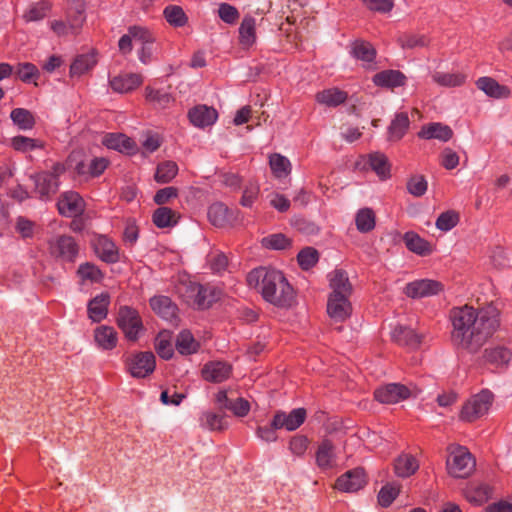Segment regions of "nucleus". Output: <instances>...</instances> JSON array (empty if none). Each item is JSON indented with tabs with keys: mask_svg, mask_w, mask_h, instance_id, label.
Instances as JSON below:
<instances>
[{
	"mask_svg": "<svg viewBox=\"0 0 512 512\" xmlns=\"http://www.w3.org/2000/svg\"><path fill=\"white\" fill-rule=\"evenodd\" d=\"M375 398L384 404H395L409 398L412 394L410 388L399 383H390L375 391Z\"/></svg>",
	"mask_w": 512,
	"mask_h": 512,
	"instance_id": "nucleus-12",
	"label": "nucleus"
},
{
	"mask_svg": "<svg viewBox=\"0 0 512 512\" xmlns=\"http://www.w3.org/2000/svg\"><path fill=\"white\" fill-rule=\"evenodd\" d=\"M346 93L338 89H328L317 93L316 99L319 103L328 106H337L346 100Z\"/></svg>",
	"mask_w": 512,
	"mask_h": 512,
	"instance_id": "nucleus-43",
	"label": "nucleus"
},
{
	"mask_svg": "<svg viewBox=\"0 0 512 512\" xmlns=\"http://www.w3.org/2000/svg\"><path fill=\"white\" fill-rule=\"evenodd\" d=\"M94 338L99 347L105 350L113 349L117 344V332L110 326L96 328Z\"/></svg>",
	"mask_w": 512,
	"mask_h": 512,
	"instance_id": "nucleus-31",
	"label": "nucleus"
},
{
	"mask_svg": "<svg viewBox=\"0 0 512 512\" xmlns=\"http://www.w3.org/2000/svg\"><path fill=\"white\" fill-rule=\"evenodd\" d=\"M404 240L407 248L412 252L420 255H425L430 252L428 242H426L415 233H406Z\"/></svg>",
	"mask_w": 512,
	"mask_h": 512,
	"instance_id": "nucleus-46",
	"label": "nucleus"
},
{
	"mask_svg": "<svg viewBox=\"0 0 512 512\" xmlns=\"http://www.w3.org/2000/svg\"><path fill=\"white\" fill-rule=\"evenodd\" d=\"M399 494V487L394 484H386L378 494V502L382 507H388Z\"/></svg>",
	"mask_w": 512,
	"mask_h": 512,
	"instance_id": "nucleus-58",
	"label": "nucleus"
},
{
	"mask_svg": "<svg viewBox=\"0 0 512 512\" xmlns=\"http://www.w3.org/2000/svg\"><path fill=\"white\" fill-rule=\"evenodd\" d=\"M178 172V166L173 161H165L160 163L154 175V179L156 182L165 184L170 182Z\"/></svg>",
	"mask_w": 512,
	"mask_h": 512,
	"instance_id": "nucleus-42",
	"label": "nucleus"
},
{
	"mask_svg": "<svg viewBox=\"0 0 512 512\" xmlns=\"http://www.w3.org/2000/svg\"><path fill=\"white\" fill-rule=\"evenodd\" d=\"M218 16L223 22L233 25L239 18V12L236 7L228 3H221L218 8Z\"/></svg>",
	"mask_w": 512,
	"mask_h": 512,
	"instance_id": "nucleus-59",
	"label": "nucleus"
},
{
	"mask_svg": "<svg viewBox=\"0 0 512 512\" xmlns=\"http://www.w3.org/2000/svg\"><path fill=\"white\" fill-rule=\"evenodd\" d=\"M403 48H417L425 47L428 44V40L424 35L417 34H406L399 39Z\"/></svg>",
	"mask_w": 512,
	"mask_h": 512,
	"instance_id": "nucleus-63",
	"label": "nucleus"
},
{
	"mask_svg": "<svg viewBox=\"0 0 512 512\" xmlns=\"http://www.w3.org/2000/svg\"><path fill=\"white\" fill-rule=\"evenodd\" d=\"M117 324L130 341H136L139 338V334L144 329L139 313L128 306L120 307L117 316Z\"/></svg>",
	"mask_w": 512,
	"mask_h": 512,
	"instance_id": "nucleus-6",
	"label": "nucleus"
},
{
	"mask_svg": "<svg viewBox=\"0 0 512 512\" xmlns=\"http://www.w3.org/2000/svg\"><path fill=\"white\" fill-rule=\"evenodd\" d=\"M77 272L82 280H89L91 282H99L103 277L101 270L89 262L81 264Z\"/></svg>",
	"mask_w": 512,
	"mask_h": 512,
	"instance_id": "nucleus-56",
	"label": "nucleus"
},
{
	"mask_svg": "<svg viewBox=\"0 0 512 512\" xmlns=\"http://www.w3.org/2000/svg\"><path fill=\"white\" fill-rule=\"evenodd\" d=\"M207 262L213 272L221 273L228 265V258L220 251H212L207 256Z\"/></svg>",
	"mask_w": 512,
	"mask_h": 512,
	"instance_id": "nucleus-57",
	"label": "nucleus"
},
{
	"mask_svg": "<svg viewBox=\"0 0 512 512\" xmlns=\"http://www.w3.org/2000/svg\"><path fill=\"white\" fill-rule=\"evenodd\" d=\"M57 207L61 215L76 217L84 212L85 202L77 192L66 191L60 195Z\"/></svg>",
	"mask_w": 512,
	"mask_h": 512,
	"instance_id": "nucleus-10",
	"label": "nucleus"
},
{
	"mask_svg": "<svg viewBox=\"0 0 512 512\" xmlns=\"http://www.w3.org/2000/svg\"><path fill=\"white\" fill-rule=\"evenodd\" d=\"M247 283L251 288L261 286L263 298L280 308H289L295 302L293 287L283 273L275 269L257 268L247 275Z\"/></svg>",
	"mask_w": 512,
	"mask_h": 512,
	"instance_id": "nucleus-2",
	"label": "nucleus"
},
{
	"mask_svg": "<svg viewBox=\"0 0 512 512\" xmlns=\"http://www.w3.org/2000/svg\"><path fill=\"white\" fill-rule=\"evenodd\" d=\"M201 425L210 430H223L227 423L225 417L213 412H205L201 416Z\"/></svg>",
	"mask_w": 512,
	"mask_h": 512,
	"instance_id": "nucleus-51",
	"label": "nucleus"
},
{
	"mask_svg": "<svg viewBox=\"0 0 512 512\" xmlns=\"http://www.w3.org/2000/svg\"><path fill=\"white\" fill-rule=\"evenodd\" d=\"M102 143L109 149H114L121 152H128L133 149V141L124 134L120 133H109L104 135Z\"/></svg>",
	"mask_w": 512,
	"mask_h": 512,
	"instance_id": "nucleus-33",
	"label": "nucleus"
},
{
	"mask_svg": "<svg viewBox=\"0 0 512 512\" xmlns=\"http://www.w3.org/2000/svg\"><path fill=\"white\" fill-rule=\"evenodd\" d=\"M410 125L407 113L396 114L388 128V140L399 141L406 133Z\"/></svg>",
	"mask_w": 512,
	"mask_h": 512,
	"instance_id": "nucleus-30",
	"label": "nucleus"
},
{
	"mask_svg": "<svg viewBox=\"0 0 512 512\" xmlns=\"http://www.w3.org/2000/svg\"><path fill=\"white\" fill-rule=\"evenodd\" d=\"M108 160L104 157H95L89 161H79L75 167V173L84 179L100 176L108 167Z\"/></svg>",
	"mask_w": 512,
	"mask_h": 512,
	"instance_id": "nucleus-17",
	"label": "nucleus"
},
{
	"mask_svg": "<svg viewBox=\"0 0 512 512\" xmlns=\"http://www.w3.org/2000/svg\"><path fill=\"white\" fill-rule=\"evenodd\" d=\"M143 78L137 73H123L110 79V86L117 93H128L142 84Z\"/></svg>",
	"mask_w": 512,
	"mask_h": 512,
	"instance_id": "nucleus-20",
	"label": "nucleus"
},
{
	"mask_svg": "<svg viewBox=\"0 0 512 512\" xmlns=\"http://www.w3.org/2000/svg\"><path fill=\"white\" fill-rule=\"evenodd\" d=\"M231 374V366L226 362L212 361L202 369V376L205 380L219 383L226 380Z\"/></svg>",
	"mask_w": 512,
	"mask_h": 512,
	"instance_id": "nucleus-21",
	"label": "nucleus"
},
{
	"mask_svg": "<svg viewBox=\"0 0 512 512\" xmlns=\"http://www.w3.org/2000/svg\"><path fill=\"white\" fill-rule=\"evenodd\" d=\"M155 369V356L151 352L135 355L129 363V371L133 377L143 378Z\"/></svg>",
	"mask_w": 512,
	"mask_h": 512,
	"instance_id": "nucleus-16",
	"label": "nucleus"
},
{
	"mask_svg": "<svg viewBox=\"0 0 512 512\" xmlns=\"http://www.w3.org/2000/svg\"><path fill=\"white\" fill-rule=\"evenodd\" d=\"M447 459L448 473L455 478L468 477L475 468V460L471 453L462 446L451 445Z\"/></svg>",
	"mask_w": 512,
	"mask_h": 512,
	"instance_id": "nucleus-5",
	"label": "nucleus"
},
{
	"mask_svg": "<svg viewBox=\"0 0 512 512\" xmlns=\"http://www.w3.org/2000/svg\"><path fill=\"white\" fill-rule=\"evenodd\" d=\"M444 289L441 282L432 279H419L406 284L404 293L406 296L418 299L439 294Z\"/></svg>",
	"mask_w": 512,
	"mask_h": 512,
	"instance_id": "nucleus-9",
	"label": "nucleus"
},
{
	"mask_svg": "<svg viewBox=\"0 0 512 512\" xmlns=\"http://www.w3.org/2000/svg\"><path fill=\"white\" fill-rule=\"evenodd\" d=\"M269 165L272 173L277 178L286 177L291 172V163L289 159L278 153L270 155Z\"/></svg>",
	"mask_w": 512,
	"mask_h": 512,
	"instance_id": "nucleus-37",
	"label": "nucleus"
},
{
	"mask_svg": "<svg viewBox=\"0 0 512 512\" xmlns=\"http://www.w3.org/2000/svg\"><path fill=\"white\" fill-rule=\"evenodd\" d=\"M367 483L363 468H355L341 475L335 483V488L341 492L353 493L362 489Z\"/></svg>",
	"mask_w": 512,
	"mask_h": 512,
	"instance_id": "nucleus-11",
	"label": "nucleus"
},
{
	"mask_svg": "<svg viewBox=\"0 0 512 512\" xmlns=\"http://www.w3.org/2000/svg\"><path fill=\"white\" fill-rule=\"evenodd\" d=\"M48 10L49 5L46 2L34 3L27 8L23 14V18L27 22L39 21L46 16Z\"/></svg>",
	"mask_w": 512,
	"mask_h": 512,
	"instance_id": "nucleus-54",
	"label": "nucleus"
},
{
	"mask_svg": "<svg viewBox=\"0 0 512 512\" xmlns=\"http://www.w3.org/2000/svg\"><path fill=\"white\" fill-rule=\"evenodd\" d=\"M176 349L182 355H189L197 352L199 343L194 339L188 330L181 331L176 339Z\"/></svg>",
	"mask_w": 512,
	"mask_h": 512,
	"instance_id": "nucleus-35",
	"label": "nucleus"
},
{
	"mask_svg": "<svg viewBox=\"0 0 512 512\" xmlns=\"http://www.w3.org/2000/svg\"><path fill=\"white\" fill-rule=\"evenodd\" d=\"M189 298L199 309L209 308L214 302L220 299L221 290L211 285H200L192 283L188 286Z\"/></svg>",
	"mask_w": 512,
	"mask_h": 512,
	"instance_id": "nucleus-8",
	"label": "nucleus"
},
{
	"mask_svg": "<svg viewBox=\"0 0 512 512\" xmlns=\"http://www.w3.org/2000/svg\"><path fill=\"white\" fill-rule=\"evenodd\" d=\"M12 122L23 131L31 130L36 123L34 114L25 108H15L10 113Z\"/></svg>",
	"mask_w": 512,
	"mask_h": 512,
	"instance_id": "nucleus-34",
	"label": "nucleus"
},
{
	"mask_svg": "<svg viewBox=\"0 0 512 512\" xmlns=\"http://www.w3.org/2000/svg\"><path fill=\"white\" fill-rule=\"evenodd\" d=\"M486 360L495 365L496 367H504L508 365L512 359V353L509 349L504 347H495L485 350Z\"/></svg>",
	"mask_w": 512,
	"mask_h": 512,
	"instance_id": "nucleus-36",
	"label": "nucleus"
},
{
	"mask_svg": "<svg viewBox=\"0 0 512 512\" xmlns=\"http://www.w3.org/2000/svg\"><path fill=\"white\" fill-rule=\"evenodd\" d=\"M407 189L410 194L420 197L427 190V181L423 176H413L407 183Z\"/></svg>",
	"mask_w": 512,
	"mask_h": 512,
	"instance_id": "nucleus-62",
	"label": "nucleus"
},
{
	"mask_svg": "<svg viewBox=\"0 0 512 512\" xmlns=\"http://www.w3.org/2000/svg\"><path fill=\"white\" fill-rule=\"evenodd\" d=\"M405 75L398 70H384L378 72L373 77V82L377 86L395 88L405 84Z\"/></svg>",
	"mask_w": 512,
	"mask_h": 512,
	"instance_id": "nucleus-26",
	"label": "nucleus"
},
{
	"mask_svg": "<svg viewBox=\"0 0 512 512\" xmlns=\"http://www.w3.org/2000/svg\"><path fill=\"white\" fill-rule=\"evenodd\" d=\"M306 419V410L304 408H296L291 412L277 411L274 415V425L280 429L294 431L299 428Z\"/></svg>",
	"mask_w": 512,
	"mask_h": 512,
	"instance_id": "nucleus-15",
	"label": "nucleus"
},
{
	"mask_svg": "<svg viewBox=\"0 0 512 512\" xmlns=\"http://www.w3.org/2000/svg\"><path fill=\"white\" fill-rule=\"evenodd\" d=\"M256 42V20L250 15L244 16L239 27V43L244 48L251 47Z\"/></svg>",
	"mask_w": 512,
	"mask_h": 512,
	"instance_id": "nucleus-28",
	"label": "nucleus"
},
{
	"mask_svg": "<svg viewBox=\"0 0 512 512\" xmlns=\"http://www.w3.org/2000/svg\"><path fill=\"white\" fill-rule=\"evenodd\" d=\"M315 462L321 471L334 469L338 465L336 447L332 441L325 439L319 443L315 453Z\"/></svg>",
	"mask_w": 512,
	"mask_h": 512,
	"instance_id": "nucleus-13",
	"label": "nucleus"
},
{
	"mask_svg": "<svg viewBox=\"0 0 512 512\" xmlns=\"http://www.w3.org/2000/svg\"><path fill=\"white\" fill-rule=\"evenodd\" d=\"M84 11L85 4L82 0H78L75 7L69 9L67 19L71 30L75 31L81 27L85 20Z\"/></svg>",
	"mask_w": 512,
	"mask_h": 512,
	"instance_id": "nucleus-47",
	"label": "nucleus"
},
{
	"mask_svg": "<svg viewBox=\"0 0 512 512\" xmlns=\"http://www.w3.org/2000/svg\"><path fill=\"white\" fill-rule=\"evenodd\" d=\"M392 339L399 345L408 346L411 348L418 347L423 335L415 332L413 329L405 326H397L392 331Z\"/></svg>",
	"mask_w": 512,
	"mask_h": 512,
	"instance_id": "nucleus-23",
	"label": "nucleus"
},
{
	"mask_svg": "<svg viewBox=\"0 0 512 512\" xmlns=\"http://www.w3.org/2000/svg\"><path fill=\"white\" fill-rule=\"evenodd\" d=\"M150 306L155 313L165 320H173L176 317L177 306L167 296H156L151 298Z\"/></svg>",
	"mask_w": 512,
	"mask_h": 512,
	"instance_id": "nucleus-24",
	"label": "nucleus"
},
{
	"mask_svg": "<svg viewBox=\"0 0 512 512\" xmlns=\"http://www.w3.org/2000/svg\"><path fill=\"white\" fill-rule=\"evenodd\" d=\"M331 293L327 302V313L336 322L345 321L352 312L350 296L352 285L343 270H335L329 274Z\"/></svg>",
	"mask_w": 512,
	"mask_h": 512,
	"instance_id": "nucleus-3",
	"label": "nucleus"
},
{
	"mask_svg": "<svg viewBox=\"0 0 512 512\" xmlns=\"http://www.w3.org/2000/svg\"><path fill=\"white\" fill-rule=\"evenodd\" d=\"M419 468L418 461L409 454L399 456L394 464L395 473L399 477H409Z\"/></svg>",
	"mask_w": 512,
	"mask_h": 512,
	"instance_id": "nucleus-32",
	"label": "nucleus"
},
{
	"mask_svg": "<svg viewBox=\"0 0 512 512\" xmlns=\"http://www.w3.org/2000/svg\"><path fill=\"white\" fill-rule=\"evenodd\" d=\"M318 258V251L312 247L302 249L297 256L298 263L304 270H308L313 267L317 263Z\"/></svg>",
	"mask_w": 512,
	"mask_h": 512,
	"instance_id": "nucleus-53",
	"label": "nucleus"
},
{
	"mask_svg": "<svg viewBox=\"0 0 512 512\" xmlns=\"http://www.w3.org/2000/svg\"><path fill=\"white\" fill-rule=\"evenodd\" d=\"M262 245L269 249L284 250L291 245V241L284 234H272L262 239Z\"/></svg>",
	"mask_w": 512,
	"mask_h": 512,
	"instance_id": "nucleus-52",
	"label": "nucleus"
},
{
	"mask_svg": "<svg viewBox=\"0 0 512 512\" xmlns=\"http://www.w3.org/2000/svg\"><path fill=\"white\" fill-rule=\"evenodd\" d=\"M309 440L304 435H295L289 442V450L296 456H303L308 448Z\"/></svg>",
	"mask_w": 512,
	"mask_h": 512,
	"instance_id": "nucleus-64",
	"label": "nucleus"
},
{
	"mask_svg": "<svg viewBox=\"0 0 512 512\" xmlns=\"http://www.w3.org/2000/svg\"><path fill=\"white\" fill-rule=\"evenodd\" d=\"M50 251L52 255L72 262L77 256L78 245L73 237L62 235L50 241Z\"/></svg>",
	"mask_w": 512,
	"mask_h": 512,
	"instance_id": "nucleus-14",
	"label": "nucleus"
},
{
	"mask_svg": "<svg viewBox=\"0 0 512 512\" xmlns=\"http://www.w3.org/2000/svg\"><path fill=\"white\" fill-rule=\"evenodd\" d=\"M459 222V215L453 210L443 212L436 220V227L441 231H449Z\"/></svg>",
	"mask_w": 512,
	"mask_h": 512,
	"instance_id": "nucleus-55",
	"label": "nucleus"
},
{
	"mask_svg": "<svg viewBox=\"0 0 512 512\" xmlns=\"http://www.w3.org/2000/svg\"><path fill=\"white\" fill-rule=\"evenodd\" d=\"M188 117L195 127L205 128L216 122L218 113L213 107L197 105L189 110Z\"/></svg>",
	"mask_w": 512,
	"mask_h": 512,
	"instance_id": "nucleus-18",
	"label": "nucleus"
},
{
	"mask_svg": "<svg viewBox=\"0 0 512 512\" xmlns=\"http://www.w3.org/2000/svg\"><path fill=\"white\" fill-rule=\"evenodd\" d=\"M129 32L133 37V42L141 47L151 41H155L153 35L143 27L131 26Z\"/></svg>",
	"mask_w": 512,
	"mask_h": 512,
	"instance_id": "nucleus-61",
	"label": "nucleus"
},
{
	"mask_svg": "<svg viewBox=\"0 0 512 512\" xmlns=\"http://www.w3.org/2000/svg\"><path fill=\"white\" fill-rule=\"evenodd\" d=\"M96 62V58L92 53L79 55L71 64L70 73L72 76H80L93 68Z\"/></svg>",
	"mask_w": 512,
	"mask_h": 512,
	"instance_id": "nucleus-39",
	"label": "nucleus"
},
{
	"mask_svg": "<svg viewBox=\"0 0 512 512\" xmlns=\"http://www.w3.org/2000/svg\"><path fill=\"white\" fill-rule=\"evenodd\" d=\"M453 135L452 129L442 123H431L422 127L418 133L420 138L424 139H438L441 141H448Z\"/></svg>",
	"mask_w": 512,
	"mask_h": 512,
	"instance_id": "nucleus-27",
	"label": "nucleus"
},
{
	"mask_svg": "<svg viewBox=\"0 0 512 512\" xmlns=\"http://www.w3.org/2000/svg\"><path fill=\"white\" fill-rule=\"evenodd\" d=\"M65 172V167L61 163H55L50 171H43L30 178L35 186V193L42 201L50 200L59 190V177Z\"/></svg>",
	"mask_w": 512,
	"mask_h": 512,
	"instance_id": "nucleus-4",
	"label": "nucleus"
},
{
	"mask_svg": "<svg viewBox=\"0 0 512 512\" xmlns=\"http://www.w3.org/2000/svg\"><path fill=\"white\" fill-rule=\"evenodd\" d=\"M11 146L19 152H29L42 147V143L36 139L26 136H15L11 139Z\"/></svg>",
	"mask_w": 512,
	"mask_h": 512,
	"instance_id": "nucleus-48",
	"label": "nucleus"
},
{
	"mask_svg": "<svg viewBox=\"0 0 512 512\" xmlns=\"http://www.w3.org/2000/svg\"><path fill=\"white\" fill-rule=\"evenodd\" d=\"M207 217L216 227H225L236 219L234 212L221 202L213 203L208 208Z\"/></svg>",
	"mask_w": 512,
	"mask_h": 512,
	"instance_id": "nucleus-19",
	"label": "nucleus"
},
{
	"mask_svg": "<svg viewBox=\"0 0 512 512\" xmlns=\"http://www.w3.org/2000/svg\"><path fill=\"white\" fill-rule=\"evenodd\" d=\"M356 226L360 232L366 233L375 226V218L371 209L360 210L356 215Z\"/></svg>",
	"mask_w": 512,
	"mask_h": 512,
	"instance_id": "nucleus-50",
	"label": "nucleus"
},
{
	"mask_svg": "<svg viewBox=\"0 0 512 512\" xmlns=\"http://www.w3.org/2000/svg\"><path fill=\"white\" fill-rule=\"evenodd\" d=\"M432 78L435 83L443 87H457L465 82V75L460 73H443L435 71L432 73Z\"/></svg>",
	"mask_w": 512,
	"mask_h": 512,
	"instance_id": "nucleus-41",
	"label": "nucleus"
},
{
	"mask_svg": "<svg viewBox=\"0 0 512 512\" xmlns=\"http://www.w3.org/2000/svg\"><path fill=\"white\" fill-rule=\"evenodd\" d=\"M97 256L106 263H116L119 260L118 248L106 236H100L94 243Z\"/></svg>",
	"mask_w": 512,
	"mask_h": 512,
	"instance_id": "nucleus-22",
	"label": "nucleus"
},
{
	"mask_svg": "<svg viewBox=\"0 0 512 512\" xmlns=\"http://www.w3.org/2000/svg\"><path fill=\"white\" fill-rule=\"evenodd\" d=\"M476 84L486 95L493 98H506L510 95V90L506 86L500 85L490 77H481Z\"/></svg>",
	"mask_w": 512,
	"mask_h": 512,
	"instance_id": "nucleus-29",
	"label": "nucleus"
},
{
	"mask_svg": "<svg viewBox=\"0 0 512 512\" xmlns=\"http://www.w3.org/2000/svg\"><path fill=\"white\" fill-rule=\"evenodd\" d=\"M369 166L381 178L386 179L390 176V165L387 157L379 152L369 155Z\"/></svg>",
	"mask_w": 512,
	"mask_h": 512,
	"instance_id": "nucleus-40",
	"label": "nucleus"
},
{
	"mask_svg": "<svg viewBox=\"0 0 512 512\" xmlns=\"http://www.w3.org/2000/svg\"><path fill=\"white\" fill-rule=\"evenodd\" d=\"M153 222L159 228L176 224V213L168 207H160L153 214Z\"/></svg>",
	"mask_w": 512,
	"mask_h": 512,
	"instance_id": "nucleus-44",
	"label": "nucleus"
},
{
	"mask_svg": "<svg viewBox=\"0 0 512 512\" xmlns=\"http://www.w3.org/2000/svg\"><path fill=\"white\" fill-rule=\"evenodd\" d=\"M227 409L230 410L235 416L244 417L250 411V404L246 399L242 397H236L232 398L231 401L227 403Z\"/></svg>",
	"mask_w": 512,
	"mask_h": 512,
	"instance_id": "nucleus-60",
	"label": "nucleus"
},
{
	"mask_svg": "<svg viewBox=\"0 0 512 512\" xmlns=\"http://www.w3.org/2000/svg\"><path fill=\"white\" fill-rule=\"evenodd\" d=\"M167 22L176 27H181L187 22V17L180 6L170 5L164 9Z\"/></svg>",
	"mask_w": 512,
	"mask_h": 512,
	"instance_id": "nucleus-49",
	"label": "nucleus"
},
{
	"mask_svg": "<svg viewBox=\"0 0 512 512\" xmlns=\"http://www.w3.org/2000/svg\"><path fill=\"white\" fill-rule=\"evenodd\" d=\"M492 404V394L488 391L473 396L463 406L461 411V418L463 420L472 422L487 413Z\"/></svg>",
	"mask_w": 512,
	"mask_h": 512,
	"instance_id": "nucleus-7",
	"label": "nucleus"
},
{
	"mask_svg": "<svg viewBox=\"0 0 512 512\" xmlns=\"http://www.w3.org/2000/svg\"><path fill=\"white\" fill-rule=\"evenodd\" d=\"M260 196V184L256 180H249L244 186L240 205L245 208H253L254 203Z\"/></svg>",
	"mask_w": 512,
	"mask_h": 512,
	"instance_id": "nucleus-38",
	"label": "nucleus"
},
{
	"mask_svg": "<svg viewBox=\"0 0 512 512\" xmlns=\"http://www.w3.org/2000/svg\"><path fill=\"white\" fill-rule=\"evenodd\" d=\"M109 305V295L101 293L97 295L88 304V316L94 322H100L107 316Z\"/></svg>",
	"mask_w": 512,
	"mask_h": 512,
	"instance_id": "nucleus-25",
	"label": "nucleus"
},
{
	"mask_svg": "<svg viewBox=\"0 0 512 512\" xmlns=\"http://www.w3.org/2000/svg\"><path fill=\"white\" fill-rule=\"evenodd\" d=\"M352 53L357 59L368 63L372 62L376 56L374 47L365 41H356Z\"/></svg>",
	"mask_w": 512,
	"mask_h": 512,
	"instance_id": "nucleus-45",
	"label": "nucleus"
},
{
	"mask_svg": "<svg viewBox=\"0 0 512 512\" xmlns=\"http://www.w3.org/2000/svg\"><path fill=\"white\" fill-rule=\"evenodd\" d=\"M451 342L460 350L475 354L494 335L500 325L499 311L493 305L474 308L470 305L450 310Z\"/></svg>",
	"mask_w": 512,
	"mask_h": 512,
	"instance_id": "nucleus-1",
	"label": "nucleus"
}]
</instances>
